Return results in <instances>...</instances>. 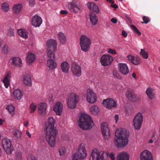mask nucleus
Returning a JSON list of instances; mask_svg holds the SVG:
<instances>
[{"label": "nucleus", "mask_w": 160, "mask_h": 160, "mask_svg": "<svg viewBox=\"0 0 160 160\" xmlns=\"http://www.w3.org/2000/svg\"><path fill=\"white\" fill-rule=\"evenodd\" d=\"M55 122L54 118L51 117L48 118V121L45 125L46 132L45 138L49 145L52 148L54 147L56 143L55 137L57 131L54 127Z\"/></svg>", "instance_id": "nucleus-1"}, {"label": "nucleus", "mask_w": 160, "mask_h": 160, "mask_svg": "<svg viewBox=\"0 0 160 160\" xmlns=\"http://www.w3.org/2000/svg\"><path fill=\"white\" fill-rule=\"evenodd\" d=\"M129 132L124 128L117 129L115 132L114 138L115 145L118 148H122L126 146L128 143Z\"/></svg>", "instance_id": "nucleus-2"}, {"label": "nucleus", "mask_w": 160, "mask_h": 160, "mask_svg": "<svg viewBox=\"0 0 160 160\" xmlns=\"http://www.w3.org/2000/svg\"><path fill=\"white\" fill-rule=\"evenodd\" d=\"M79 127L85 130L91 129L94 126L92 119L88 115L83 113L79 117L78 121Z\"/></svg>", "instance_id": "nucleus-3"}, {"label": "nucleus", "mask_w": 160, "mask_h": 160, "mask_svg": "<svg viewBox=\"0 0 160 160\" xmlns=\"http://www.w3.org/2000/svg\"><path fill=\"white\" fill-rule=\"evenodd\" d=\"M87 155L85 144L81 143L78 147L77 152L73 154L72 157L81 160L86 158Z\"/></svg>", "instance_id": "nucleus-4"}, {"label": "nucleus", "mask_w": 160, "mask_h": 160, "mask_svg": "<svg viewBox=\"0 0 160 160\" xmlns=\"http://www.w3.org/2000/svg\"><path fill=\"white\" fill-rule=\"evenodd\" d=\"M91 42L90 38L85 35H82L80 38V44L81 50L86 52L89 51Z\"/></svg>", "instance_id": "nucleus-5"}, {"label": "nucleus", "mask_w": 160, "mask_h": 160, "mask_svg": "<svg viewBox=\"0 0 160 160\" xmlns=\"http://www.w3.org/2000/svg\"><path fill=\"white\" fill-rule=\"evenodd\" d=\"M47 55L48 58L47 63V67L50 70L55 69L57 67V63L55 59L54 52L48 51L47 52Z\"/></svg>", "instance_id": "nucleus-6"}, {"label": "nucleus", "mask_w": 160, "mask_h": 160, "mask_svg": "<svg viewBox=\"0 0 160 160\" xmlns=\"http://www.w3.org/2000/svg\"><path fill=\"white\" fill-rule=\"evenodd\" d=\"M86 97L87 101L89 104H94L97 100V97L96 94L92 89L91 88H88L87 89Z\"/></svg>", "instance_id": "nucleus-7"}, {"label": "nucleus", "mask_w": 160, "mask_h": 160, "mask_svg": "<svg viewBox=\"0 0 160 160\" xmlns=\"http://www.w3.org/2000/svg\"><path fill=\"white\" fill-rule=\"evenodd\" d=\"M78 96L74 93H71L67 100V103L69 108L73 109L75 108L79 101Z\"/></svg>", "instance_id": "nucleus-8"}, {"label": "nucleus", "mask_w": 160, "mask_h": 160, "mask_svg": "<svg viewBox=\"0 0 160 160\" xmlns=\"http://www.w3.org/2000/svg\"><path fill=\"white\" fill-rule=\"evenodd\" d=\"M143 121V116L141 112H138L134 116L133 121V125L135 129H139Z\"/></svg>", "instance_id": "nucleus-9"}, {"label": "nucleus", "mask_w": 160, "mask_h": 160, "mask_svg": "<svg viewBox=\"0 0 160 160\" xmlns=\"http://www.w3.org/2000/svg\"><path fill=\"white\" fill-rule=\"evenodd\" d=\"M2 147L6 152L8 154H10L13 150L11 140L7 138H3L2 141Z\"/></svg>", "instance_id": "nucleus-10"}, {"label": "nucleus", "mask_w": 160, "mask_h": 160, "mask_svg": "<svg viewBox=\"0 0 160 160\" xmlns=\"http://www.w3.org/2000/svg\"><path fill=\"white\" fill-rule=\"evenodd\" d=\"M104 152L95 149L92 152L90 158L91 160H103Z\"/></svg>", "instance_id": "nucleus-11"}, {"label": "nucleus", "mask_w": 160, "mask_h": 160, "mask_svg": "<svg viewBox=\"0 0 160 160\" xmlns=\"http://www.w3.org/2000/svg\"><path fill=\"white\" fill-rule=\"evenodd\" d=\"M71 72L74 76L79 77L82 73L81 68L77 63H73L71 65Z\"/></svg>", "instance_id": "nucleus-12"}, {"label": "nucleus", "mask_w": 160, "mask_h": 160, "mask_svg": "<svg viewBox=\"0 0 160 160\" xmlns=\"http://www.w3.org/2000/svg\"><path fill=\"white\" fill-rule=\"evenodd\" d=\"M31 22L32 25L34 27H39L42 23V20L40 16L37 14L32 17Z\"/></svg>", "instance_id": "nucleus-13"}, {"label": "nucleus", "mask_w": 160, "mask_h": 160, "mask_svg": "<svg viewBox=\"0 0 160 160\" xmlns=\"http://www.w3.org/2000/svg\"><path fill=\"white\" fill-rule=\"evenodd\" d=\"M113 61L112 57L108 54H104L101 58V64L103 66H107L110 65Z\"/></svg>", "instance_id": "nucleus-14"}, {"label": "nucleus", "mask_w": 160, "mask_h": 160, "mask_svg": "<svg viewBox=\"0 0 160 160\" xmlns=\"http://www.w3.org/2000/svg\"><path fill=\"white\" fill-rule=\"evenodd\" d=\"M102 104L107 108L111 109L117 106V103L111 98H108L103 100Z\"/></svg>", "instance_id": "nucleus-15"}, {"label": "nucleus", "mask_w": 160, "mask_h": 160, "mask_svg": "<svg viewBox=\"0 0 160 160\" xmlns=\"http://www.w3.org/2000/svg\"><path fill=\"white\" fill-rule=\"evenodd\" d=\"M128 60L134 65L137 66L140 65L142 62V59L139 56H133L129 55L127 56Z\"/></svg>", "instance_id": "nucleus-16"}, {"label": "nucleus", "mask_w": 160, "mask_h": 160, "mask_svg": "<svg viewBox=\"0 0 160 160\" xmlns=\"http://www.w3.org/2000/svg\"><path fill=\"white\" fill-rule=\"evenodd\" d=\"M140 160H153L152 154L149 151L145 150L143 151L140 156Z\"/></svg>", "instance_id": "nucleus-17"}, {"label": "nucleus", "mask_w": 160, "mask_h": 160, "mask_svg": "<svg viewBox=\"0 0 160 160\" xmlns=\"http://www.w3.org/2000/svg\"><path fill=\"white\" fill-rule=\"evenodd\" d=\"M118 68L120 72L123 75H127L129 73V68L126 63H119Z\"/></svg>", "instance_id": "nucleus-18"}, {"label": "nucleus", "mask_w": 160, "mask_h": 160, "mask_svg": "<svg viewBox=\"0 0 160 160\" xmlns=\"http://www.w3.org/2000/svg\"><path fill=\"white\" fill-rule=\"evenodd\" d=\"M46 46L47 47V52L48 51H51L50 49L53 50L55 52L57 48V43L56 40L50 39L48 40L46 42Z\"/></svg>", "instance_id": "nucleus-19"}, {"label": "nucleus", "mask_w": 160, "mask_h": 160, "mask_svg": "<svg viewBox=\"0 0 160 160\" xmlns=\"http://www.w3.org/2000/svg\"><path fill=\"white\" fill-rule=\"evenodd\" d=\"M68 7L71 11L75 13L79 12L81 11V7L77 4V1L75 0H73L68 4Z\"/></svg>", "instance_id": "nucleus-20"}, {"label": "nucleus", "mask_w": 160, "mask_h": 160, "mask_svg": "<svg viewBox=\"0 0 160 160\" xmlns=\"http://www.w3.org/2000/svg\"><path fill=\"white\" fill-rule=\"evenodd\" d=\"M53 109L57 115L61 116L63 110V105L61 102H58L53 106Z\"/></svg>", "instance_id": "nucleus-21"}, {"label": "nucleus", "mask_w": 160, "mask_h": 160, "mask_svg": "<svg viewBox=\"0 0 160 160\" xmlns=\"http://www.w3.org/2000/svg\"><path fill=\"white\" fill-rule=\"evenodd\" d=\"M10 62L15 67L21 68L22 66V61L19 57H14L10 60Z\"/></svg>", "instance_id": "nucleus-22"}, {"label": "nucleus", "mask_w": 160, "mask_h": 160, "mask_svg": "<svg viewBox=\"0 0 160 160\" xmlns=\"http://www.w3.org/2000/svg\"><path fill=\"white\" fill-rule=\"evenodd\" d=\"M36 56L31 52H28L26 57V59L28 65H31L36 60Z\"/></svg>", "instance_id": "nucleus-23"}, {"label": "nucleus", "mask_w": 160, "mask_h": 160, "mask_svg": "<svg viewBox=\"0 0 160 160\" xmlns=\"http://www.w3.org/2000/svg\"><path fill=\"white\" fill-rule=\"evenodd\" d=\"M47 103L45 102L41 103L38 104V108L39 113L41 115H45L47 113Z\"/></svg>", "instance_id": "nucleus-24"}, {"label": "nucleus", "mask_w": 160, "mask_h": 160, "mask_svg": "<svg viewBox=\"0 0 160 160\" xmlns=\"http://www.w3.org/2000/svg\"><path fill=\"white\" fill-rule=\"evenodd\" d=\"M12 94L14 99L18 100H20L23 96L22 92L19 89L14 90Z\"/></svg>", "instance_id": "nucleus-25"}, {"label": "nucleus", "mask_w": 160, "mask_h": 160, "mask_svg": "<svg viewBox=\"0 0 160 160\" xmlns=\"http://www.w3.org/2000/svg\"><path fill=\"white\" fill-rule=\"evenodd\" d=\"M87 6L90 10L97 13H98L100 11L98 7L94 2H88L87 3Z\"/></svg>", "instance_id": "nucleus-26"}, {"label": "nucleus", "mask_w": 160, "mask_h": 160, "mask_svg": "<svg viewBox=\"0 0 160 160\" xmlns=\"http://www.w3.org/2000/svg\"><path fill=\"white\" fill-rule=\"evenodd\" d=\"M130 156L127 152H122L119 153L117 157V160H129Z\"/></svg>", "instance_id": "nucleus-27"}, {"label": "nucleus", "mask_w": 160, "mask_h": 160, "mask_svg": "<svg viewBox=\"0 0 160 160\" xmlns=\"http://www.w3.org/2000/svg\"><path fill=\"white\" fill-rule=\"evenodd\" d=\"M89 110L91 113L94 116L98 115L100 112L99 108L95 105L92 106L90 108Z\"/></svg>", "instance_id": "nucleus-28"}, {"label": "nucleus", "mask_w": 160, "mask_h": 160, "mask_svg": "<svg viewBox=\"0 0 160 160\" xmlns=\"http://www.w3.org/2000/svg\"><path fill=\"white\" fill-rule=\"evenodd\" d=\"M146 93L150 99H154L156 98L155 94L152 88H148L146 91Z\"/></svg>", "instance_id": "nucleus-29"}, {"label": "nucleus", "mask_w": 160, "mask_h": 160, "mask_svg": "<svg viewBox=\"0 0 160 160\" xmlns=\"http://www.w3.org/2000/svg\"><path fill=\"white\" fill-rule=\"evenodd\" d=\"M61 69L63 72L68 73L69 72V65L67 61H64L62 62L60 65Z\"/></svg>", "instance_id": "nucleus-30"}, {"label": "nucleus", "mask_w": 160, "mask_h": 160, "mask_svg": "<svg viewBox=\"0 0 160 160\" xmlns=\"http://www.w3.org/2000/svg\"><path fill=\"white\" fill-rule=\"evenodd\" d=\"M23 83L26 86L30 87L32 85V81L30 75H26L24 76L23 78Z\"/></svg>", "instance_id": "nucleus-31"}, {"label": "nucleus", "mask_w": 160, "mask_h": 160, "mask_svg": "<svg viewBox=\"0 0 160 160\" xmlns=\"http://www.w3.org/2000/svg\"><path fill=\"white\" fill-rule=\"evenodd\" d=\"M90 20L91 22L94 25H96L98 22V18L97 16L93 13L90 12L89 14Z\"/></svg>", "instance_id": "nucleus-32"}, {"label": "nucleus", "mask_w": 160, "mask_h": 160, "mask_svg": "<svg viewBox=\"0 0 160 160\" xmlns=\"http://www.w3.org/2000/svg\"><path fill=\"white\" fill-rule=\"evenodd\" d=\"M23 6L21 3L16 4L14 5L12 7L13 12L16 14L19 13L22 11Z\"/></svg>", "instance_id": "nucleus-33"}, {"label": "nucleus", "mask_w": 160, "mask_h": 160, "mask_svg": "<svg viewBox=\"0 0 160 160\" xmlns=\"http://www.w3.org/2000/svg\"><path fill=\"white\" fill-rule=\"evenodd\" d=\"M57 34L61 44L62 45L66 43V37L64 34L62 32H60Z\"/></svg>", "instance_id": "nucleus-34"}, {"label": "nucleus", "mask_w": 160, "mask_h": 160, "mask_svg": "<svg viewBox=\"0 0 160 160\" xmlns=\"http://www.w3.org/2000/svg\"><path fill=\"white\" fill-rule=\"evenodd\" d=\"M18 35L23 38L26 39L28 37V33L24 29H19L18 31Z\"/></svg>", "instance_id": "nucleus-35"}, {"label": "nucleus", "mask_w": 160, "mask_h": 160, "mask_svg": "<svg viewBox=\"0 0 160 160\" xmlns=\"http://www.w3.org/2000/svg\"><path fill=\"white\" fill-rule=\"evenodd\" d=\"M6 109L12 117L15 115V108L11 104L8 105L7 106Z\"/></svg>", "instance_id": "nucleus-36"}, {"label": "nucleus", "mask_w": 160, "mask_h": 160, "mask_svg": "<svg viewBox=\"0 0 160 160\" xmlns=\"http://www.w3.org/2000/svg\"><path fill=\"white\" fill-rule=\"evenodd\" d=\"M126 96L130 100L133 102L136 101V96L135 94H132L130 91L127 92L126 93Z\"/></svg>", "instance_id": "nucleus-37"}, {"label": "nucleus", "mask_w": 160, "mask_h": 160, "mask_svg": "<svg viewBox=\"0 0 160 160\" xmlns=\"http://www.w3.org/2000/svg\"><path fill=\"white\" fill-rule=\"evenodd\" d=\"M140 55L144 59H147L148 57V52L145 48L140 50Z\"/></svg>", "instance_id": "nucleus-38"}, {"label": "nucleus", "mask_w": 160, "mask_h": 160, "mask_svg": "<svg viewBox=\"0 0 160 160\" xmlns=\"http://www.w3.org/2000/svg\"><path fill=\"white\" fill-rule=\"evenodd\" d=\"M12 134L14 136L17 138H20L21 137L22 132L18 129H16L13 131Z\"/></svg>", "instance_id": "nucleus-39"}, {"label": "nucleus", "mask_w": 160, "mask_h": 160, "mask_svg": "<svg viewBox=\"0 0 160 160\" xmlns=\"http://www.w3.org/2000/svg\"><path fill=\"white\" fill-rule=\"evenodd\" d=\"M1 6L2 9L4 12H7L10 10L9 5L6 2L2 3Z\"/></svg>", "instance_id": "nucleus-40"}, {"label": "nucleus", "mask_w": 160, "mask_h": 160, "mask_svg": "<svg viewBox=\"0 0 160 160\" xmlns=\"http://www.w3.org/2000/svg\"><path fill=\"white\" fill-rule=\"evenodd\" d=\"M10 49L8 46L7 44H5L3 47L1 48V50L4 54H8L10 51Z\"/></svg>", "instance_id": "nucleus-41"}, {"label": "nucleus", "mask_w": 160, "mask_h": 160, "mask_svg": "<svg viewBox=\"0 0 160 160\" xmlns=\"http://www.w3.org/2000/svg\"><path fill=\"white\" fill-rule=\"evenodd\" d=\"M104 138L105 139H108L110 137L109 130L102 132Z\"/></svg>", "instance_id": "nucleus-42"}, {"label": "nucleus", "mask_w": 160, "mask_h": 160, "mask_svg": "<svg viewBox=\"0 0 160 160\" xmlns=\"http://www.w3.org/2000/svg\"><path fill=\"white\" fill-rule=\"evenodd\" d=\"M101 127L102 132L109 130L108 125L106 122L102 123L101 124Z\"/></svg>", "instance_id": "nucleus-43"}, {"label": "nucleus", "mask_w": 160, "mask_h": 160, "mask_svg": "<svg viewBox=\"0 0 160 160\" xmlns=\"http://www.w3.org/2000/svg\"><path fill=\"white\" fill-rule=\"evenodd\" d=\"M130 27L134 32L136 33L139 36L141 35V33L136 26L131 25L130 26Z\"/></svg>", "instance_id": "nucleus-44"}, {"label": "nucleus", "mask_w": 160, "mask_h": 160, "mask_svg": "<svg viewBox=\"0 0 160 160\" xmlns=\"http://www.w3.org/2000/svg\"><path fill=\"white\" fill-rule=\"evenodd\" d=\"M37 108L36 104L34 103H32L30 105V112L31 113H33L36 110Z\"/></svg>", "instance_id": "nucleus-45"}, {"label": "nucleus", "mask_w": 160, "mask_h": 160, "mask_svg": "<svg viewBox=\"0 0 160 160\" xmlns=\"http://www.w3.org/2000/svg\"><path fill=\"white\" fill-rule=\"evenodd\" d=\"M66 152V149L64 147H61L59 149V152L60 156L64 155Z\"/></svg>", "instance_id": "nucleus-46"}, {"label": "nucleus", "mask_w": 160, "mask_h": 160, "mask_svg": "<svg viewBox=\"0 0 160 160\" xmlns=\"http://www.w3.org/2000/svg\"><path fill=\"white\" fill-rule=\"evenodd\" d=\"M10 80H6L5 79H3L2 82L4 84V85L6 88H8L9 86L10 85Z\"/></svg>", "instance_id": "nucleus-47"}, {"label": "nucleus", "mask_w": 160, "mask_h": 160, "mask_svg": "<svg viewBox=\"0 0 160 160\" xmlns=\"http://www.w3.org/2000/svg\"><path fill=\"white\" fill-rule=\"evenodd\" d=\"M8 34L10 37H13L14 36V31L13 29L9 28L8 30Z\"/></svg>", "instance_id": "nucleus-48"}, {"label": "nucleus", "mask_w": 160, "mask_h": 160, "mask_svg": "<svg viewBox=\"0 0 160 160\" xmlns=\"http://www.w3.org/2000/svg\"><path fill=\"white\" fill-rule=\"evenodd\" d=\"M113 75L115 77L118 79H121L122 78L121 76L117 71H113Z\"/></svg>", "instance_id": "nucleus-49"}, {"label": "nucleus", "mask_w": 160, "mask_h": 160, "mask_svg": "<svg viewBox=\"0 0 160 160\" xmlns=\"http://www.w3.org/2000/svg\"><path fill=\"white\" fill-rule=\"evenodd\" d=\"M11 75V72H8L5 75L4 79L10 80V78Z\"/></svg>", "instance_id": "nucleus-50"}, {"label": "nucleus", "mask_w": 160, "mask_h": 160, "mask_svg": "<svg viewBox=\"0 0 160 160\" xmlns=\"http://www.w3.org/2000/svg\"><path fill=\"white\" fill-rule=\"evenodd\" d=\"M29 3V5L31 7H33L34 6L35 2V0H28Z\"/></svg>", "instance_id": "nucleus-51"}, {"label": "nucleus", "mask_w": 160, "mask_h": 160, "mask_svg": "<svg viewBox=\"0 0 160 160\" xmlns=\"http://www.w3.org/2000/svg\"><path fill=\"white\" fill-rule=\"evenodd\" d=\"M125 111L128 115L132 113V109L129 107H127L125 108Z\"/></svg>", "instance_id": "nucleus-52"}, {"label": "nucleus", "mask_w": 160, "mask_h": 160, "mask_svg": "<svg viewBox=\"0 0 160 160\" xmlns=\"http://www.w3.org/2000/svg\"><path fill=\"white\" fill-rule=\"evenodd\" d=\"M16 159L18 160H20L22 158V154L21 152H17L16 154Z\"/></svg>", "instance_id": "nucleus-53"}, {"label": "nucleus", "mask_w": 160, "mask_h": 160, "mask_svg": "<svg viewBox=\"0 0 160 160\" xmlns=\"http://www.w3.org/2000/svg\"><path fill=\"white\" fill-rule=\"evenodd\" d=\"M107 154L112 160H115V155L113 153H107Z\"/></svg>", "instance_id": "nucleus-54"}, {"label": "nucleus", "mask_w": 160, "mask_h": 160, "mask_svg": "<svg viewBox=\"0 0 160 160\" xmlns=\"http://www.w3.org/2000/svg\"><path fill=\"white\" fill-rule=\"evenodd\" d=\"M27 160H37L35 156L33 155H29L27 158Z\"/></svg>", "instance_id": "nucleus-55"}, {"label": "nucleus", "mask_w": 160, "mask_h": 160, "mask_svg": "<svg viewBox=\"0 0 160 160\" xmlns=\"http://www.w3.org/2000/svg\"><path fill=\"white\" fill-rule=\"evenodd\" d=\"M108 52L110 54H116V52L115 49H112L111 48H109L108 49Z\"/></svg>", "instance_id": "nucleus-56"}, {"label": "nucleus", "mask_w": 160, "mask_h": 160, "mask_svg": "<svg viewBox=\"0 0 160 160\" xmlns=\"http://www.w3.org/2000/svg\"><path fill=\"white\" fill-rule=\"evenodd\" d=\"M29 124V122L28 120H25L23 122V126L26 128H27Z\"/></svg>", "instance_id": "nucleus-57"}, {"label": "nucleus", "mask_w": 160, "mask_h": 160, "mask_svg": "<svg viewBox=\"0 0 160 160\" xmlns=\"http://www.w3.org/2000/svg\"><path fill=\"white\" fill-rule=\"evenodd\" d=\"M143 20L144 22L146 24L148 23L149 21L148 18L144 16L143 17Z\"/></svg>", "instance_id": "nucleus-58"}, {"label": "nucleus", "mask_w": 160, "mask_h": 160, "mask_svg": "<svg viewBox=\"0 0 160 160\" xmlns=\"http://www.w3.org/2000/svg\"><path fill=\"white\" fill-rule=\"evenodd\" d=\"M117 21V19L115 18H112L111 19V21L114 24L116 23Z\"/></svg>", "instance_id": "nucleus-59"}, {"label": "nucleus", "mask_w": 160, "mask_h": 160, "mask_svg": "<svg viewBox=\"0 0 160 160\" xmlns=\"http://www.w3.org/2000/svg\"><path fill=\"white\" fill-rule=\"evenodd\" d=\"M128 33L125 31H122V35L124 37H126L127 36Z\"/></svg>", "instance_id": "nucleus-60"}, {"label": "nucleus", "mask_w": 160, "mask_h": 160, "mask_svg": "<svg viewBox=\"0 0 160 160\" xmlns=\"http://www.w3.org/2000/svg\"><path fill=\"white\" fill-rule=\"evenodd\" d=\"M114 118L115 122L117 123L119 119V116L118 114H115L114 116Z\"/></svg>", "instance_id": "nucleus-61"}, {"label": "nucleus", "mask_w": 160, "mask_h": 160, "mask_svg": "<svg viewBox=\"0 0 160 160\" xmlns=\"http://www.w3.org/2000/svg\"><path fill=\"white\" fill-rule=\"evenodd\" d=\"M114 3H112L110 5L111 7L113 8H118V6L116 4H113Z\"/></svg>", "instance_id": "nucleus-62"}, {"label": "nucleus", "mask_w": 160, "mask_h": 160, "mask_svg": "<svg viewBox=\"0 0 160 160\" xmlns=\"http://www.w3.org/2000/svg\"><path fill=\"white\" fill-rule=\"evenodd\" d=\"M26 134L29 137V138H31L32 136L31 135L30 133L29 132V131L28 130H26Z\"/></svg>", "instance_id": "nucleus-63"}, {"label": "nucleus", "mask_w": 160, "mask_h": 160, "mask_svg": "<svg viewBox=\"0 0 160 160\" xmlns=\"http://www.w3.org/2000/svg\"><path fill=\"white\" fill-rule=\"evenodd\" d=\"M60 13L62 14H67L68 12L66 10H62L60 12Z\"/></svg>", "instance_id": "nucleus-64"}]
</instances>
